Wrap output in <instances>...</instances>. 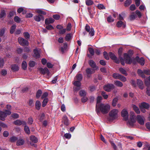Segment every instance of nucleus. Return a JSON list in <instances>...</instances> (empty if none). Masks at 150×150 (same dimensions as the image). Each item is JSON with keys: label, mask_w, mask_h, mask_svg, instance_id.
<instances>
[{"label": "nucleus", "mask_w": 150, "mask_h": 150, "mask_svg": "<svg viewBox=\"0 0 150 150\" xmlns=\"http://www.w3.org/2000/svg\"><path fill=\"white\" fill-rule=\"evenodd\" d=\"M25 125L24 130L25 132L27 134H29L30 133V131L29 127L28 126H26V125Z\"/></svg>", "instance_id": "39"}, {"label": "nucleus", "mask_w": 150, "mask_h": 150, "mask_svg": "<svg viewBox=\"0 0 150 150\" xmlns=\"http://www.w3.org/2000/svg\"><path fill=\"white\" fill-rule=\"evenodd\" d=\"M11 69L12 71L15 72L18 70L19 67L17 65L13 64L11 65Z\"/></svg>", "instance_id": "24"}, {"label": "nucleus", "mask_w": 150, "mask_h": 150, "mask_svg": "<svg viewBox=\"0 0 150 150\" xmlns=\"http://www.w3.org/2000/svg\"><path fill=\"white\" fill-rule=\"evenodd\" d=\"M110 142L111 144V145L113 147L114 150H116L117 149V146L116 145L114 144L113 141H110Z\"/></svg>", "instance_id": "52"}, {"label": "nucleus", "mask_w": 150, "mask_h": 150, "mask_svg": "<svg viewBox=\"0 0 150 150\" xmlns=\"http://www.w3.org/2000/svg\"><path fill=\"white\" fill-rule=\"evenodd\" d=\"M134 62L139 63L142 65H143L144 64V60L142 57L139 58V57H137L134 59Z\"/></svg>", "instance_id": "10"}, {"label": "nucleus", "mask_w": 150, "mask_h": 150, "mask_svg": "<svg viewBox=\"0 0 150 150\" xmlns=\"http://www.w3.org/2000/svg\"><path fill=\"white\" fill-rule=\"evenodd\" d=\"M24 143V141L23 139H19L18 140L16 145L17 146H21L23 145Z\"/></svg>", "instance_id": "30"}, {"label": "nucleus", "mask_w": 150, "mask_h": 150, "mask_svg": "<svg viewBox=\"0 0 150 150\" xmlns=\"http://www.w3.org/2000/svg\"><path fill=\"white\" fill-rule=\"evenodd\" d=\"M137 17V16L135 12H132L131 13V15L129 16V18L131 21L134 20Z\"/></svg>", "instance_id": "25"}, {"label": "nucleus", "mask_w": 150, "mask_h": 150, "mask_svg": "<svg viewBox=\"0 0 150 150\" xmlns=\"http://www.w3.org/2000/svg\"><path fill=\"white\" fill-rule=\"evenodd\" d=\"M119 79L123 82H125L127 80L125 76H122L121 75H120Z\"/></svg>", "instance_id": "58"}, {"label": "nucleus", "mask_w": 150, "mask_h": 150, "mask_svg": "<svg viewBox=\"0 0 150 150\" xmlns=\"http://www.w3.org/2000/svg\"><path fill=\"white\" fill-rule=\"evenodd\" d=\"M107 21L109 23L112 22L114 21V19L111 16H109L107 19Z\"/></svg>", "instance_id": "49"}, {"label": "nucleus", "mask_w": 150, "mask_h": 150, "mask_svg": "<svg viewBox=\"0 0 150 150\" xmlns=\"http://www.w3.org/2000/svg\"><path fill=\"white\" fill-rule=\"evenodd\" d=\"M135 13L136 15V16H137L139 18H140L142 17V13H141V12L140 11H139V10H137L135 11Z\"/></svg>", "instance_id": "48"}, {"label": "nucleus", "mask_w": 150, "mask_h": 150, "mask_svg": "<svg viewBox=\"0 0 150 150\" xmlns=\"http://www.w3.org/2000/svg\"><path fill=\"white\" fill-rule=\"evenodd\" d=\"M64 46L63 47H61V51L62 52H64V51L66 50L67 48V45L66 43H64Z\"/></svg>", "instance_id": "35"}, {"label": "nucleus", "mask_w": 150, "mask_h": 150, "mask_svg": "<svg viewBox=\"0 0 150 150\" xmlns=\"http://www.w3.org/2000/svg\"><path fill=\"white\" fill-rule=\"evenodd\" d=\"M139 107L140 109L142 108L148 109L149 108V105L148 104L143 102L140 105Z\"/></svg>", "instance_id": "20"}, {"label": "nucleus", "mask_w": 150, "mask_h": 150, "mask_svg": "<svg viewBox=\"0 0 150 150\" xmlns=\"http://www.w3.org/2000/svg\"><path fill=\"white\" fill-rule=\"evenodd\" d=\"M48 99L47 98H45L43 100L42 103V106L43 107H45L48 102Z\"/></svg>", "instance_id": "46"}, {"label": "nucleus", "mask_w": 150, "mask_h": 150, "mask_svg": "<svg viewBox=\"0 0 150 150\" xmlns=\"http://www.w3.org/2000/svg\"><path fill=\"white\" fill-rule=\"evenodd\" d=\"M130 120L128 122V124L129 126H132L136 122V116L133 112L131 111L130 112Z\"/></svg>", "instance_id": "2"}, {"label": "nucleus", "mask_w": 150, "mask_h": 150, "mask_svg": "<svg viewBox=\"0 0 150 150\" xmlns=\"http://www.w3.org/2000/svg\"><path fill=\"white\" fill-rule=\"evenodd\" d=\"M16 25L15 24L13 25L11 27L10 29V33L11 34L13 33L16 28Z\"/></svg>", "instance_id": "34"}, {"label": "nucleus", "mask_w": 150, "mask_h": 150, "mask_svg": "<svg viewBox=\"0 0 150 150\" xmlns=\"http://www.w3.org/2000/svg\"><path fill=\"white\" fill-rule=\"evenodd\" d=\"M13 123L16 125L20 126L21 125H26L25 121L23 120H17L13 122Z\"/></svg>", "instance_id": "12"}, {"label": "nucleus", "mask_w": 150, "mask_h": 150, "mask_svg": "<svg viewBox=\"0 0 150 150\" xmlns=\"http://www.w3.org/2000/svg\"><path fill=\"white\" fill-rule=\"evenodd\" d=\"M115 84L117 86L119 87H121L123 85L122 83L121 82L119 81H115Z\"/></svg>", "instance_id": "40"}, {"label": "nucleus", "mask_w": 150, "mask_h": 150, "mask_svg": "<svg viewBox=\"0 0 150 150\" xmlns=\"http://www.w3.org/2000/svg\"><path fill=\"white\" fill-rule=\"evenodd\" d=\"M47 25L46 26V28L47 29L49 30H51L52 29H54V28L53 26L51 25Z\"/></svg>", "instance_id": "64"}, {"label": "nucleus", "mask_w": 150, "mask_h": 150, "mask_svg": "<svg viewBox=\"0 0 150 150\" xmlns=\"http://www.w3.org/2000/svg\"><path fill=\"white\" fill-rule=\"evenodd\" d=\"M6 15L5 11L4 10H3L0 13V18H2Z\"/></svg>", "instance_id": "54"}, {"label": "nucleus", "mask_w": 150, "mask_h": 150, "mask_svg": "<svg viewBox=\"0 0 150 150\" xmlns=\"http://www.w3.org/2000/svg\"><path fill=\"white\" fill-rule=\"evenodd\" d=\"M114 88V85L112 84H108L104 86V89L105 91L109 92Z\"/></svg>", "instance_id": "8"}, {"label": "nucleus", "mask_w": 150, "mask_h": 150, "mask_svg": "<svg viewBox=\"0 0 150 150\" xmlns=\"http://www.w3.org/2000/svg\"><path fill=\"white\" fill-rule=\"evenodd\" d=\"M120 74L116 73H114L112 75L113 77L117 79H119L120 76Z\"/></svg>", "instance_id": "44"}, {"label": "nucleus", "mask_w": 150, "mask_h": 150, "mask_svg": "<svg viewBox=\"0 0 150 150\" xmlns=\"http://www.w3.org/2000/svg\"><path fill=\"white\" fill-rule=\"evenodd\" d=\"M14 21L17 23H19L20 21V18L18 16H16L14 18Z\"/></svg>", "instance_id": "60"}, {"label": "nucleus", "mask_w": 150, "mask_h": 150, "mask_svg": "<svg viewBox=\"0 0 150 150\" xmlns=\"http://www.w3.org/2000/svg\"><path fill=\"white\" fill-rule=\"evenodd\" d=\"M52 17L55 20H58L59 19L60 16L58 14H55L53 15Z\"/></svg>", "instance_id": "50"}, {"label": "nucleus", "mask_w": 150, "mask_h": 150, "mask_svg": "<svg viewBox=\"0 0 150 150\" xmlns=\"http://www.w3.org/2000/svg\"><path fill=\"white\" fill-rule=\"evenodd\" d=\"M136 9L135 5L134 4H132L129 7V9L131 11H134Z\"/></svg>", "instance_id": "55"}, {"label": "nucleus", "mask_w": 150, "mask_h": 150, "mask_svg": "<svg viewBox=\"0 0 150 150\" xmlns=\"http://www.w3.org/2000/svg\"><path fill=\"white\" fill-rule=\"evenodd\" d=\"M110 109V105L107 103H100V104H96V111L98 114L100 111L103 114L107 113Z\"/></svg>", "instance_id": "1"}, {"label": "nucleus", "mask_w": 150, "mask_h": 150, "mask_svg": "<svg viewBox=\"0 0 150 150\" xmlns=\"http://www.w3.org/2000/svg\"><path fill=\"white\" fill-rule=\"evenodd\" d=\"M27 67V64L26 62L24 61H23L22 64V68L24 70H25L26 69Z\"/></svg>", "instance_id": "43"}, {"label": "nucleus", "mask_w": 150, "mask_h": 150, "mask_svg": "<svg viewBox=\"0 0 150 150\" xmlns=\"http://www.w3.org/2000/svg\"><path fill=\"white\" fill-rule=\"evenodd\" d=\"M137 83L140 88L143 89L144 86L143 82L141 80L138 79L137 80Z\"/></svg>", "instance_id": "23"}, {"label": "nucleus", "mask_w": 150, "mask_h": 150, "mask_svg": "<svg viewBox=\"0 0 150 150\" xmlns=\"http://www.w3.org/2000/svg\"><path fill=\"white\" fill-rule=\"evenodd\" d=\"M37 13L39 14H42L44 15H45L46 14V13L41 10L38 9L37 11Z\"/></svg>", "instance_id": "51"}, {"label": "nucleus", "mask_w": 150, "mask_h": 150, "mask_svg": "<svg viewBox=\"0 0 150 150\" xmlns=\"http://www.w3.org/2000/svg\"><path fill=\"white\" fill-rule=\"evenodd\" d=\"M90 66L92 68L95 69L96 70H97L98 69V67L96 66L95 62L93 60H90L88 62Z\"/></svg>", "instance_id": "17"}, {"label": "nucleus", "mask_w": 150, "mask_h": 150, "mask_svg": "<svg viewBox=\"0 0 150 150\" xmlns=\"http://www.w3.org/2000/svg\"><path fill=\"white\" fill-rule=\"evenodd\" d=\"M35 62L33 61H30L29 62V65L31 67H33L35 65Z\"/></svg>", "instance_id": "56"}, {"label": "nucleus", "mask_w": 150, "mask_h": 150, "mask_svg": "<svg viewBox=\"0 0 150 150\" xmlns=\"http://www.w3.org/2000/svg\"><path fill=\"white\" fill-rule=\"evenodd\" d=\"M98 7L99 9H105V7L102 4H98Z\"/></svg>", "instance_id": "63"}, {"label": "nucleus", "mask_w": 150, "mask_h": 150, "mask_svg": "<svg viewBox=\"0 0 150 150\" xmlns=\"http://www.w3.org/2000/svg\"><path fill=\"white\" fill-rule=\"evenodd\" d=\"M34 20L36 21L39 22L41 20L43 21L44 19V17L41 14H38L34 16Z\"/></svg>", "instance_id": "13"}, {"label": "nucleus", "mask_w": 150, "mask_h": 150, "mask_svg": "<svg viewBox=\"0 0 150 150\" xmlns=\"http://www.w3.org/2000/svg\"><path fill=\"white\" fill-rule=\"evenodd\" d=\"M18 139V138L15 136L12 137L10 138V141L11 142H14Z\"/></svg>", "instance_id": "47"}, {"label": "nucleus", "mask_w": 150, "mask_h": 150, "mask_svg": "<svg viewBox=\"0 0 150 150\" xmlns=\"http://www.w3.org/2000/svg\"><path fill=\"white\" fill-rule=\"evenodd\" d=\"M54 21V19L52 18H46L45 20V24L49 25L50 23H52Z\"/></svg>", "instance_id": "21"}, {"label": "nucleus", "mask_w": 150, "mask_h": 150, "mask_svg": "<svg viewBox=\"0 0 150 150\" xmlns=\"http://www.w3.org/2000/svg\"><path fill=\"white\" fill-rule=\"evenodd\" d=\"M118 100V98H115L113 99L112 103V105L113 106L115 107L116 106Z\"/></svg>", "instance_id": "38"}, {"label": "nucleus", "mask_w": 150, "mask_h": 150, "mask_svg": "<svg viewBox=\"0 0 150 150\" xmlns=\"http://www.w3.org/2000/svg\"><path fill=\"white\" fill-rule=\"evenodd\" d=\"M132 3V0H126L125 2L124 6L125 7L128 6Z\"/></svg>", "instance_id": "33"}, {"label": "nucleus", "mask_w": 150, "mask_h": 150, "mask_svg": "<svg viewBox=\"0 0 150 150\" xmlns=\"http://www.w3.org/2000/svg\"><path fill=\"white\" fill-rule=\"evenodd\" d=\"M95 69H92L90 68H88L86 69V72L87 75V76L90 77L89 75L95 72Z\"/></svg>", "instance_id": "18"}, {"label": "nucleus", "mask_w": 150, "mask_h": 150, "mask_svg": "<svg viewBox=\"0 0 150 150\" xmlns=\"http://www.w3.org/2000/svg\"><path fill=\"white\" fill-rule=\"evenodd\" d=\"M18 41L22 45H28V40L24 38H18Z\"/></svg>", "instance_id": "11"}, {"label": "nucleus", "mask_w": 150, "mask_h": 150, "mask_svg": "<svg viewBox=\"0 0 150 150\" xmlns=\"http://www.w3.org/2000/svg\"><path fill=\"white\" fill-rule=\"evenodd\" d=\"M63 122L66 125H68L69 124L68 119L66 115H64L63 117Z\"/></svg>", "instance_id": "26"}, {"label": "nucleus", "mask_w": 150, "mask_h": 150, "mask_svg": "<svg viewBox=\"0 0 150 150\" xmlns=\"http://www.w3.org/2000/svg\"><path fill=\"white\" fill-rule=\"evenodd\" d=\"M119 70L120 71L122 74H123L126 76L127 75V74L126 72V71L123 68H120L119 69Z\"/></svg>", "instance_id": "37"}, {"label": "nucleus", "mask_w": 150, "mask_h": 150, "mask_svg": "<svg viewBox=\"0 0 150 150\" xmlns=\"http://www.w3.org/2000/svg\"><path fill=\"white\" fill-rule=\"evenodd\" d=\"M39 70L40 72L43 74H46L48 75H49L50 74V72L47 68L45 67L44 69L41 68L39 69Z\"/></svg>", "instance_id": "14"}, {"label": "nucleus", "mask_w": 150, "mask_h": 150, "mask_svg": "<svg viewBox=\"0 0 150 150\" xmlns=\"http://www.w3.org/2000/svg\"><path fill=\"white\" fill-rule=\"evenodd\" d=\"M86 4L88 6L93 5V2L91 0H87L86 1Z\"/></svg>", "instance_id": "41"}, {"label": "nucleus", "mask_w": 150, "mask_h": 150, "mask_svg": "<svg viewBox=\"0 0 150 150\" xmlns=\"http://www.w3.org/2000/svg\"><path fill=\"white\" fill-rule=\"evenodd\" d=\"M41 104L40 101L39 100H37L35 104V106L36 109L38 110H39L40 108Z\"/></svg>", "instance_id": "29"}, {"label": "nucleus", "mask_w": 150, "mask_h": 150, "mask_svg": "<svg viewBox=\"0 0 150 150\" xmlns=\"http://www.w3.org/2000/svg\"><path fill=\"white\" fill-rule=\"evenodd\" d=\"M11 113V112L10 110H6L4 112H3L0 110V120L4 121L5 118L7 117V115H10Z\"/></svg>", "instance_id": "4"}, {"label": "nucleus", "mask_w": 150, "mask_h": 150, "mask_svg": "<svg viewBox=\"0 0 150 150\" xmlns=\"http://www.w3.org/2000/svg\"><path fill=\"white\" fill-rule=\"evenodd\" d=\"M137 73L139 75L141 76L142 78H144L145 77L144 71H143L141 70L138 69L137 70Z\"/></svg>", "instance_id": "28"}, {"label": "nucleus", "mask_w": 150, "mask_h": 150, "mask_svg": "<svg viewBox=\"0 0 150 150\" xmlns=\"http://www.w3.org/2000/svg\"><path fill=\"white\" fill-rule=\"evenodd\" d=\"M132 107L133 108V110L135 111V112L138 114H139L140 113V111L139 108L137 107L136 105H132Z\"/></svg>", "instance_id": "27"}, {"label": "nucleus", "mask_w": 150, "mask_h": 150, "mask_svg": "<svg viewBox=\"0 0 150 150\" xmlns=\"http://www.w3.org/2000/svg\"><path fill=\"white\" fill-rule=\"evenodd\" d=\"M116 25L118 28L122 27L123 28H124L126 27V24L125 23L121 21H120L117 22Z\"/></svg>", "instance_id": "19"}, {"label": "nucleus", "mask_w": 150, "mask_h": 150, "mask_svg": "<svg viewBox=\"0 0 150 150\" xmlns=\"http://www.w3.org/2000/svg\"><path fill=\"white\" fill-rule=\"evenodd\" d=\"M124 59L126 61V64H131L132 62L134 64L136 63V62H134V59H133V61L128 55L127 54H124Z\"/></svg>", "instance_id": "5"}, {"label": "nucleus", "mask_w": 150, "mask_h": 150, "mask_svg": "<svg viewBox=\"0 0 150 150\" xmlns=\"http://www.w3.org/2000/svg\"><path fill=\"white\" fill-rule=\"evenodd\" d=\"M66 29H63L59 31V34L61 35H63L66 32Z\"/></svg>", "instance_id": "57"}, {"label": "nucleus", "mask_w": 150, "mask_h": 150, "mask_svg": "<svg viewBox=\"0 0 150 150\" xmlns=\"http://www.w3.org/2000/svg\"><path fill=\"white\" fill-rule=\"evenodd\" d=\"M88 51L91 55H93L94 54V52L93 49L90 47L88 49Z\"/></svg>", "instance_id": "62"}, {"label": "nucleus", "mask_w": 150, "mask_h": 150, "mask_svg": "<svg viewBox=\"0 0 150 150\" xmlns=\"http://www.w3.org/2000/svg\"><path fill=\"white\" fill-rule=\"evenodd\" d=\"M85 29L89 33V35L91 36H93L94 35V31L93 28H90L89 25L86 24L85 27Z\"/></svg>", "instance_id": "6"}, {"label": "nucleus", "mask_w": 150, "mask_h": 150, "mask_svg": "<svg viewBox=\"0 0 150 150\" xmlns=\"http://www.w3.org/2000/svg\"><path fill=\"white\" fill-rule=\"evenodd\" d=\"M33 120L32 117H30L28 118V123L29 124L31 125L33 123Z\"/></svg>", "instance_id": "61"}, {"label": "nucleus", "mask_w": 150, "mask_h": 150, "mask_svg": "<svg viewBox=\"0 0 150 150\" xmlns=\"http://www.w3.org/2000/svg\"><path fill=\"white\" fill-rule=\"evenodd\" d=\"M40 50H38L37 49H35L34 50V53L35 57L36 58H38L40 57Z\"/></svg>", "instance_id": "22"}, {"label": "nucleus", "mask_w": 150, "mask_h": 150, "mask_svg": "<svg viewBox=\"0 0 150 150\" xmlns=\"http://www.w3.org/2000/svg\"><path fill=\"white\" fill-rule=\"evenodd\" d=\"M71 24L70 23H68L67 25L66 28H65L66 29V30L68 31H69L71 30Z\"/></svg>", "instance_id": "53"}, {"label": "nucleus", "mask_w": 150, "mask_h": 150, "mask_svg": "<svg viewBox=\"0 0 150 150\" xmlns=\"http://www.w3.org/2000/svg\"><path fill=\"white\" fill-rule=\"evenodd\" d=\"M137 120L138 122L140 125H143L144 124L145 119L143 116L138 115L137 116Z\"/></svg>", "instance_id": "9"}, {"label": "nucleus", "mask_w": 150, "mask_h": 150, "mask_svg": "<svg viewBox=\"0 0 150 150\" xmlns=\"http://www.w3.org/2000/svg\"><path fill=\"white\" fill-rule=\"evenodd\" d=\"M109 55L110 58L112 60H114L116 63L118 64L120 63V60L117 58L114 54L111 52H110Z\"/></svg>", "instance_id": "15"}, {"label": "nucleus", "mask_w": 150, "mask_h": 150, "mask_svg": "<svg viewBox=\"0 0 150 150\" xmlns=\"http://www.w3.org/2000/svg\"><path fill=\"white\" fill-rule=\"evenodd\" d=\"M118 111L117 109H114L111 111L109 113L110 117L109 120H113L117 118L118 117Z\"/></svg>", "instance_id": "3"}, {"label": "nucleus", "mask_w": 150, "mask_h": 150, "mask_svg": "<svg viewBox=\"0 0 150 150\" xmlns=\"http://www.w3.org/2000/svg\"><path fill=\"white\" fill-rule=\"evenodd\" d=\"M102 99V97L101 96H98V97L97 99V104H100V103Z\"/></svg>", "instance_id": "59"}, {"label": "nucleus", "mask_w": 150, "mask_h": 150, "mask_svg": "<svg viewBox=\"0 0 150 150\" xmlns=\"http://www.w3.org/2000/svg\"><path fill=\"white\" fill-rule=\"evenodd\" d=\"M45 114L43 113H41L40 114L38 117V119L40 121H42L45 117Z\"/></svg>", "instance_id": "36"}, {"label": "nucleus", "mask_w": 150, "mask_h": 150, "mask_svg": "<svg viewBox=\"0 0 150 150\" xmlns=\"http://www.w3.org/2000/svg\"><path fill=\"white\" fill-rule=\"evenodd\" d=\"M80 82L81 81L78 80L75 81L74 82L73 84L75 86H76L80 87L81 85V83Z\"/></svg>", "instance_id": "31"}, {"label": "nucleus", "mask_w": 150, "mask_h": 150, "mask_svg": "<svg viewBox=\"0 0 150 150\" xmlns=\"http://www.w3.org/2000/svg\"><path fill=\"white\" fill-rule=\"evenodd\" d=\"M79 95L81 96H85L86 94V93L85 91L83 90H81L79 92Z\"/></svg>", "instance_id": "42"}, {"label": "nucleus", "mask_w": 150, "mask_h": 150, "mask_svg": "<svg viewBox=\"0 0 150 150\" xmlns=\"http://www.w3.org/2000/svg\"><path fill=\"white\" fill-rule=\"evenodd\" d=\"M42 91L41 90H38L36 93V97L38 98H39L42 94Z\"/></svg>", "instance_id": "45"}, {"label": "nucleus", "mask_w": 150, "mask_h": 150, "mask_svg": "<svg viewBox=\"0 0 150 150\" xmlns=\"http://www.w3.org/2000/svg\"><path fill=\"white\" fill-rule=\"evenodd\" d=\"M76 80L81 81L83 78L82 75L81 74H77L76 76Z\"/></svg>", "instance_id": "32"}, {"label": "nucleus", "mask_w": 150, "mask_h": 150, "mask_svg": "<svg viewBox=\"0 0 150 150\" xmlns=\"http://www.w3.org/2000/svg\"><path fill=\"white\" fill-rule=\"evenodd\" d=\"M122 116L124 117L126 120H127L128 117V112L125 109L123 110L121 112Z\"/></svg>", "instance_id": "16"}, {"label": "nucleus", "mask_w": 150, "mask_h": 150, "mask_svg": "<svg viewBox=\"0 0 150 150\" xmlns=\"http://www.w3.org/2000/svg\"><path fill=\"white\" fill-rule=\"evenodd\" d=\"M30 144L32 146H35V143L37 142L38 141V139L35 136H31L30 137Z\"/></svg>", "instance_id": "7"}]
</instances>
